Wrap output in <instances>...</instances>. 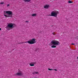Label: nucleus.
I'll use <instances>...</instances> for the list:
<instances>
[{
    "mask_svg": "<svg viewBox=\"0 0 78 78\" xmlns=\"http://www.w3.org/2000/svg\"><path fill=\"white\" fill-rule=\"evenodd\" d=\"M59 45V42L57 41L52 40L51 42V43L49 44V45H52L51 46L52 48H56V46Z\"/></svg>",
    "mask_w": 78,
    "mask_h": 78,
    "instance_id": "1",
    "label": "nucleus"
},
{
    "mask_svg": "<svg viewBox=\"0 0 78 78\" xmlns=\"http://www.w3.org/2000/svg\"><path fill=\"white\" fill-rule=\"evenodd\" d=\"M4 13V16L7 17H12V12L11 11H5Z\"/></svg>",
    "mask_w": 78,
    "mask_h": 78,
    "instance_id": "2",
    "label": "nucleus"
},
{
    "mask_svg": "<svg viewBox=\"0 0 78 78\" xmlns=\"http://www.w3.org/2000/svg\"><path fill=\"white\" fill-rule=\"evenodd\" d=\"M14 27H16V25L11 23H9L8 24L6 27L5 28L7 29V30H10L11 28H13Z\"/></svg>",
    "mask_w": 78,
    "mask_h": 78,
    "instance_id": "3",
    "label": "nucleus"
},
{
    "mask_svg": "<svg viewBox=\"0 0 78 78\" xmlns=\"http://www.w3.org/2000/svg\"><path fill=\"white\" fill-rule=\"evenodd\" d=\"M59 12L56 11H54L51 13V15L50 16H53V17H57V16L58 14H59Z\"/></svg>",
    "mask_w": 78,
    "mask_h": 78,
    "instance_id": "4",
    "label": "nucleus"
},
{
    "mask_svg": "<svg viewBox=\"0 0 78 78\" xmlns=\"http://www.w3.org/2000/svg\"><path fill=\"white\" fill-rule=\"evenodd\" d=\"M27 43L30 44H34L36 43V39H33L30 41H27Z\"/></svg>",
    "mask_w": 78,
    "mask_h": 78,
    "instance_id": "5",
    "label": "nucleus"
},
{
    "mask_svg": "<svg viewBox=\"0 0 78 78\" xmlns=\"http://www.w3.org/2000/svg\"><path fill=\"white\" fill-rule=\"evenodd\" d=\"M23 75V73L22 72H20L16 74V75L17 76H21V75Z\"/></svg>",
    "mask_w": 78,
    "mask_h": 78,
    "instance_id": "6",
    "label": "nucleus"
},
{
    "mask_svg": "<svg viewBox=\"0 0 78 78\" xmlns=\"http://www.w3.org/2000/svg\"><path fill=\"white\" fill-rule=\"evenodd\" d=\"M34 64H36V62H33L30 63L29 64V65L30 66H34Z\"/></svg>",
    "mask_w": 78,
    "mask_h": 78,
    "instance_id": "7",
    "label": "nucleus"
},
{
    "mask_svg": "<svg viewBox=\"0 0 78 78\" xmlns=\"http://www.w3.org/2000/svg\"><path fill=\"white\" fill-rule=\"evenodd\" d=\"M49 6V5H46L44 6V8H48Z\"/></svg>",
    "mask_w": 78,
    "mask_h": 78,
    "instance_id": "8",
    "label": "nucleus"
},
{
    "mask_svg": "<svg viewBox=\"0 0 78 78\" xmlns=\"http://www.w3.org/2000/svg\"><path fill=\"white\" fill-rule=\"evenodd\" d=\"M33 74L34 75H36V74H38V73H39L37 72H34L33 73Z\"/></svg>",
    "mask_w": 78,
    "mask_h": 78,
    "instance_id": "9",
    "label": "nucleus"
},
{
    "mask_svg": "<svg viewBox=\"0 0 78 78\" xmlns=\"http://www.w3.org/2000/svg\"><path fill=\"white\" fill-rule=\"evenodd\" d=\"M25 2H30V0H23Z\"/></svg>",
    "mask_w": 78,
    "mask_h": 78,
    "instance_id": "10",
    "label": "nucleus"
},
{
    "mask_svg": "<svg viewBox=\"0 0 78 78\" xmlns=\"http://www.w3.org/2000/svg\"><path fill=\"white\" fill-rule=\"evenodd\" d=\"M32 16L33 17H34L35 16H36V13H34V14H33L32 15Z\"/></svg>",
    "mask_w": 78,
    "mask_h": 78,
    "instance_id": "11",
    "label": "nucleus"
},
{
    "mask_svg": "<svg viewBox=\"0 0 78 78\" xmlns=\"http://www.w3.org/2000/svg\"><path fill=\"white\" fill-rule=\"evenodd\" d=\"M73 3V2H71V1H68V3Z\"/></svg>",
    "mask_w": 78,
    "mask_h": 78,
    "instance_id": "12",
    "label": "nucleus"
},
{
    "mask_svg": "<svg viewBox=\"0 0 78 78\" xmlns=\"http://www.w3.org/2000/svg\"><path fill=\"white\" fill-rule=\"evenodd\" d=\"M48 70H53V69H48Z\"/></svg>",
    "mask_w": 78,
    "mask_h": 78,
    "instance_id": "13",
    "label": "nucleus"
},
{
    "mask_svg": "<svg viewBox=\"0 0 78 78\" xmlns=\"http://www.w3.org/2000/svg\"><path fill=\"white\" fill-rule=\"evenodd\" d=\"M4 3H3V2H1V5H3V4Z\"/></svg>",
    "mask_w": 78,
    "mask_h": 78,
    "instance_id": "14",
    "label": "nucleus"
},
{
    "mask_svg": "<svg viewBox=\"0 0 78 78\" xmlns=\"http://www.w3.org/2000/svg\"><path fill=\"white\" fill-rule=\"evenodd\" d=\"M25 42H22V43H20L19 44H23V43H24Z\"/></svg>",
    "mask_w": 78,
    "mask_h": 78,
    "instance_id": "15",
    "label": "nucleus"
},
{
    "mask_svg": "<svg viewBox=\"0 0 78 78\" xmlns=\"http://www.w3.org/2000/svg\"><path fill=\"white\" fill-rule=\"evenodd\" d=\"M53 70H55V71H57V70H58L57 69H55Z\"/></svg>",
    "mask_w": 78,
    "mask_h": 78,
    "instance_id": "16",
    "label": "nucleus"
},
{
    "mask_svg": "<svg viewBox=\"0 0 78 78\" xmlns=\"http://www.w3.org/2000/svg\"><path fill=\"white\" fill-rule=\"evenodd\" d=\"M9 6V4H8V5H7V6Z\"/></svg>",
    "mask_w": 78,
    "mask_h": 78,
    "instance_id": "17",
    "label": "nucleus"
},
{
    "mask_svg": "<svg viewBox=\"0 0 78 78\" xmlns=\"http://www.w3.org/2000/svg\"><path fill=\"white\" fill-rule=\"evenodd\" d=\"M71 45H75V44H74L73 43H72Z\"/></svg>",
    "mask_w": 78,
    "mask_h": 78,
    "instance_id": "18",
    "label": "nucleus"
},
{
    "mask_svg": "<svg viewBox=\"0 0 78 78\" xmlns=\"http://www.w3.org/2000/svg\"><path fill=\"white\" fill-rule=\"evenodd\" d=\"M52 34H53V35H54V34H54V33H52Z\"/></svg>",
    "mask_w": 78,
    "mask_h": 78,
    "instance_id": "19",
    "label": "nucleus"
},
{
    "mask_svg": "<svg viewBox=\"0 0 78 78\" xmlns=\"http://www.w3.org/2000/svg\"><path fill=\"white\" fill-rule=\"evenodd\" d=\"M26 22H28V21H26Z\"/></svg>",
    "mask_w": 78,
    "mask_h": 78,
    "instance_id": "20",
    "label": "nucleus"
},
{
    "mask_svg": "<svg viewBox=\"0 0 78 78\" xmlns=\"http://www.w3.org/2000/svg\"><path fill=\"white\" fill-rule=\"evenodd\" d=\"M2 30V29L1 28H0V30Z\"/></svg>",
    "mask_w": 78,
    "mask_h": 78,
    "instance_id": "21",
    "label": "nucleus"
},
{
    "mask_svg": "<svg viewBox=\"0 0 78 78\" xmlns=\"http://www.w3.org/2000/svg\"><path fill=\"white\" fill-rule=\"evenodd\" d=\"M27 42H25V43H27Z\"/></svg>",
    "mask_w": 78,
    "mask_h": 78,
    "instance_id": "22",
    "label": "nucleus"
},
{
    "mask_svg": "<svg viewBox=\"0 0 78 78\" xmlns=\"http://www.w3.org/2000/svg\"><path fill=\"white\" fill-rule=\"evenodd\" d=\"M77 59H78V57H77Z\"/></svg>",
    "mask_w": 78,
    "mask_h": 78,
    "instance_id": "23",
    "label": "nucleus"
}]
</instances>
